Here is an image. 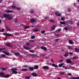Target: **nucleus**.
Masks as SVG:
<instances>
[{
    "instance_id": "f257e3e1",
    "label": "nucleus",
    "mask_w": 79,
    "mask_h": 79,
    "mask_svg": "<svg viewBox=\"0 0 79 79\" xmlns=\"http://www.w3.org/2000/svg\"><path fill=\"white\" fill-rule=\"evenodd\" d=\"M11 70L12 71V73L14 74H16L18 73V72L16 71L18 70V69L17 68H13L11 69Z\"/></svg>"
},
{
    "instance_id": "f03ea898",
    "label": "nucleus",
    "mask_w": 79,
    "mask_h": 79,
    "mask_svg": "<svg viewBox=\"0 0 79 79\" xmlns=\"http://www.w3.org/2000/svg\"><path fill=\"white\" fill-rule=\"evenodd\" d=\"M3 35H6V36H9V37H11L13 36V35L11 34L7 33H3L2 34Z\"/></svg>"
},
{
    "instance_id": "7ed1b4c3",
    "label": "nucleus",
    "mask_w": 79,
    "mask_h": 79,
    "mask_svg": "<svg viewBox=\"0 0 79 79\" xmlns=\"http://www.w3.org/2000/svg\"><path fill=\"white\" fill-rule=\"evenodd\" d=\"M42 69H43L48 70L50 69V68H49L48 66H44L42 67Z\"/></svg>"
},
{
    "instance_id": "20e7f679",
    "label": "nucleus",
    "mask_w": 79,
    "mask_h": 79,
    "mask_svg": "<svg viewBox=\"0 0 79 79\" xmlns=\"http://www.w3.org/2000/svg\"><path fill=\"white\" fill-rule=\"evenodd\" d=\"M55 14L56 16H60L61 15V14H60V12L58 11H57L56 12H55Z\"/></svg>"
},
{
    "instance_id": "39448f33",
    "label": "nucleus",
    "mask_w": 79,
    "mask_h": 79,
    "mask_svg": "<svg viewBox=\"0 0 79 79\" xmlns=\"http://www.w3.org/2000/svg\"><path fill=\"white\" fill-rule=\"evenodd\" d=\"M41 49L43 50L44 51H46L47 50V48L45 47L41 46L40 47Z\"/></svg>"
},
{
    "instance_id": "423d86ee",
    "label": "nucleus",
    "mask_w": 79,
    "mask_h": 79,
    "mask_svg": "<svg viewBox=\"0 0 79 79\" xmlns=\"http://www.w3.org/2000/svg\"><path fill=\"white\" fill-rule=\"evenodd\" d=\"M66 62L67 63H69L70 64H71L72 63V61H71V59H68L66 60Z\"/></svg>"
},
{
    "instance_id": "0eeeda50",
    "label": "nucleus",
    "mask_w": 79,
    "mask_h": 79,
    "mask_svg": "<svg viewBox=\"0 0 79 79\" xmlns=\"http://www.w3.org/2000/svg\"><path fill=\"white\" fill-rule=\"evenodd\" d=\"M29 69H30L31 71H33L34 70V67L30 66L28 67Z\"/></svg>"
},
{
    "instance_id": "6e6552de",
    "label": "nucleus",
    "mask_w": 79,
    "mask_h": 79,
    "mask_svg": "<svg viewBox=\"0 0 79 79\" xmlns=\"http://www.w3.org/2000/svg\"><path fill=\"white\" fill-rule=\"evenodd\" d=\"M3 16L4 18H8V16H10V15L6 14H5L3 15Z\"/></svg>"
},
{
    "instance_id": "1a4fd4ad",
    "label": "nucleus",
    "mask_w": 79,
    "mask_h": 79,
    "mask_svg": "<svg viewBox=\"0 0 79 79\" xmlns=\"http://www.w3.org/2000/svg\"><path fill=\"white\" fill-rule=\"evenodd\" d=\"M6 30L7 31H11V28H10L8 26L6 27Z\"/></svg>"
},
{
    "instance_id": "9d476101",
    "label": "nucleus",
    "mask_w": 79,
    "mask_h": 79,
    "mask_svg": "<svg viewBox=\"0 0 79 79\" xmlns=\"http://www.w3.org/2000/svg\"><path fill=\"white\" fill-rule=\"evenodd\" d=\"M23 47L25 49H26V50H29V49H31V48L27 47V46H23Z\"/></svg>"
},
{
    "instance_id": "9b49d317",
    "label": "nucleus",
    "mask_w": 79,
    "mask_h": 79,
    "mask_svg": "<svg viewBox=\"0 0 79 79\" xmlns=\"http://www.w3.org/2000/svg\"><path fill=\"white\" fill-rule=\"evenodd\" d=\"M6 45L7 47H12V46H11V44L10 43H7L6 44Z\"/></svg>"
},
{
    "instance_id": "f8f14e48",
    "label": "nucleus",
    "mask_w": 79,
    "mask_h": 79,
    "mask_svg": "<svg viewBox=\"0 0 79 79\" xmlns=\"http://www.w3.org/2000/svg\"><path fill=\"white\" fill-rule=\"evenodd\" d=\"M2 53H4V54H5V55H7V56H8V55H10V53H9V52H2Z\"/></svg>"
},
{
    "instance_id": "ddd939ff",
    "label": "nucleus",
    "mask_w": 79,
    "mask_h": 79,
    "mask_svg": "<svg viewBox=\"0 0 79 79\" xmlns=\"http://www.w3.org/2000/svg\"><path fill=\"white\" fill-rule=\"evenodd\" d=\"M31 74L33 76H34V77L37 76V74L36 73H31Z\"/></svg>"
},
{
    "instance_id": "4468645a",
    "label": "nucleus",
    "mask_w": 79,
    "mask_h": 79,
    "mask_svg": "<svg viewBox=\"0 0 79 79\" xmlns=\"http://www.w3.org/2000/svg\"><path fill=\"white\" fill-rule=\"evenodd\" d=\"M69 54V53H68V52H65V54L64 55V56H65V57H67V56H68Z\"/></svg>"
},
{
    "instance_id": "2eb2a0df",
    "label": "nucleus",
    "mask_w": 79,
    "mask_h": 79,
    "mask_svg": "<svg viewBox=\"0 0 79 79\" xmlns=\"http://www.w3.org/2000/svg\"><path fill=\"white\" fill-rule=\"evenodd\" d=\"M39 66L37 65H35L34 66V68L35 69H37L39 68Z\"/></svg>"
},
{
    "instance_id": "dca6fc26",
    "label": "nucleus",
    "mask_w": 79,
    "mask_h": 79,
    "mask_svg": "<svg viewBox=\"0 0 79 79\" xmlns=\"http://www.w3.org/2000/svg\"><path fill=\"white\" fill-rule=\"evenodd\" d=\"M55 27H56V26H55V25H54L53 26H52L51 27V30H52V31L54 30L55 29Z\"/></svg>"
},
{
    "instance_id": "f3484780",
    "label": "nucleus",
    "mask_w": 79,
    "mask_h": 79,
    "mask_svg": "<svg viewBox=\"0 0 79 79\" xmlns=\"http://www.w3.org/2000/svg\"><path fill=\"white\" fill-rule=\"evenodd\" d=\"M36 21V20L34 19H32L30 20V22L31 23H34V22H35Z\"/></svg>"
},
{
    "instance_id": "a211bd4d",
    "label": "nucleus",
    "mask_w": 79,
    "mask_h": 79,
    "mask_svg": "<svg viewBox=\"0 0 79 79\" xmlns=\"http://www.w3.org/2000/svg\"><path fill=\"white\" fill-rule=\"evenodd\" d=\"M2 77H4L5 78H6V77H8H8H10V75H6L4 76H2Z\"/></svg>"
},
{
    "instance_id": "6ab92c4d",
    "label": "nucleus",
    "mask_w": 79,
    "mask_h": 79,
    "mask_svg": "<svg viewBox=\"0 0 79 79\" xmlns=\"http://www.w3.org/2000/svg\"><path fill=\"white\" fill-rule=\"evenodd\" d=\"M69 44H73L74 43L73 42V41L71 40H70L69 41Z\"/></svg>"
},
{
    "instance_id": "aec40b11",
    "label": "nucleus",
    "mask_w": 79,
    "mask_h": 79,
    "mask_svg": "<svg viewBox=\"0 0 79 79\" xmlns=\"http://www.w3.org/2000/svg\"><path fill=\"white\" fill-rule=\"evenodd\" d=\"M60 24H66V22H65V21H60Z\"/></svg>"
},
{
    "instance_id": "412c9836",
    "label": "nucleus",
    "mask_w": 79,
    "mask_h": 79,
    "mask_svg": "<svg viewBox=\"0 0 79 79\" xmlns=\"http://www.w3.org/2000/svg\"><path fill=\"white\" fill-rule=\"evenodd\" d=\"M6 13H13V11L12 10H7L6 11Z\"/></svg>"
},
{
    "instance_id": "4be33fe9",
    "label": "nucleus",
    "mask_w": 79,
    "mask_h": 79,
    "mask_svg": "<svg viewBox=\"0 0 79 79\" xmlns=\"http://www.w3.org/2000/svg\"><path fill=\"white\" fill-rule=\"evenodd\" d=\"M14 54L15 56H19L20 55V53H19V52H14Z\"/></svg>"
},
{
    "instance_id": "5701e85b",
    "label": "nucleus",
    "mask_w": 79,
    "mask_h": 79,
    "mask_svg": "<svg viewBox=\"0 0 79 79\" xmlns=\"http://www.w3.org/2000/svg\"><path fill=\"white\" fill-rule=\"evenodd\" d=\"M67 48L68 49H69L70 50H71V49H73V48H72V47L70 46H68Z\"/></svg>"
},
{
    "instance_id": "b1692460",
    "label": "nucleus",
    "mask_w": 79,
    "mask_h": 79,
    "mask_svg": "<svg viewBox=\"0 0 79 79\" xmlns=\"http://www.w3.org/2000/svg\"><path fill=\"white\" fill-rule=\"evenodd\" d=\"M52 66L53 67H56V68H58V66L57 65H56L55 64L53 63L52 64Z\"/></svg>"
},
{
    "instance_id": "393cba45",
    "label": "nucleus",
    "mask_w": 79,
    "mask_h": 79,
    "mask_svg": "<svg viewBox=\"0 0 79 79\" xmlns=\"http://www.w3.org/2000/svg\"><path fill=\"white\" fill-rule=\"evenodd\" d=\"M71 79H79V77H73L71 78Z\"/></svg>"
},
{
    "instance_id": "a878e982",
    "label": "nucleus",
    "mask_w": 79,
    "mask_h": 79,
    "mask_svg": "<svg viewBox=\"0 0 79 79\" xmlns=\"http://www.w3.org/2000/svg\"><path fill=\"white\" fill-rule=\"evenodd\" d=\"M76 52H79V48H76L75 49Z\"/></svg>"
},
{
    "instance_id": "bb28decb",
    "label": "nucleus",
    "mask_w": 79,
    "mask_h": 79,
    "mask_svg": "<svg viewBox=\"0 0 79 79\" xmlns=\"http://www.w3.org/2000/svg\"><path fill=\"white\" fill-rule=\"evenodd\" d=\"M34 10L33 9H31L30 10V12L31 14L33 13L34 12Z\"/></svg>"
},
{
    "instance_id": "cd10ccee",
    "label": "nucleus",
    "mask_w": 79,
    "mask_h": 79,
    "mask_svg": "<svg viewBox=\"0 0 79 79\" xmlns=\"http://www.w3.org/2000/svg\"><path fill=\"white\" fill-rule=\"evenodd\" d=\"M78 57L76 56H74L72 58L73 60H75V59H77Z\"/></svg>"
},
{
    "instance_id": "c85d7f7f",
    "label": "nucleus",
    "mask_w": 79,
    "mask_h": 79,
    "mask_svg": "<svg viewBox=\"0 0 79 79\" xmlns=\"http://www.w3.org/2000/svg\"><path fill=\"white\" fill-rule=\"evenodd\" d=\"M65 73V72H60V75H63V74H64Z\"/></svg>"
},
{
    "instance_id": "c756f323",
    "label": "nucleus",
    "mask_w": 79,
    "mask_h": 79,
    "mask_svg": "<svg viewBox=\"0 0 79 79\" xmlns=\"http://www.w3.org/2000/svg\"><path fill=\"white\" fill-rule=\"evenodd\" d=\"M5 75V73L3 72H0V76H3Z\"/></svg>"
},
{
    "instance_id": "7c9ffc66",
    "label": "nucleus",
    "mask_w": 79,
    "mask_h": 79,
    "mask_svg": "<svg viewBox=\"0 0 79 79\" xmlns=\"http://www.w3.org/2000/svg\"><path fill=\"white\" fill-rule=\"evenodd\" d=\"M25 78L27 79H29L30 78H31V76H25Z\"/></svg>"
},
{
    "instance_id": "2f4dec72",
    "label": "nucleus",
    "mask_w": 79,
    "mask_h": 79,
    "mask_svg": "<svg viewBox=\"0 0 79 79\" xmlns=\"http://www.w3.org/2000/svg\"><path fill=\"white\" fill-rule=\"evenodd\" d=\"M22 71H27V69H21Z\"/></svg>"
},
{
    "instance_id": "473e14b6",
    "label": "nucleus",
    "mask_w": 79,
    "mask_h": 79,
    "mask_svg": "<svg viewBox=\"0 0 79 79\" xmlns=\"http://www.w3.org/2000/svg\"><path fill=\"white\" fill-rule=\"evenodd\" d=\"M64 65V64H59V67H62V66H63Z\"/></svg>"
},
{
    "instance_id": "72a5a7b5",
    "label": "nucleus",
    "mask_w": 79,
    "mask_h": 79,
    "mask_svg": "<svg viewBox=\"0 0 79 79\" xmlns=\"http://www.w3.org/2000/svg\"><path fill=\"white\" fill-rule=\"evenodd\" d=\"M7 18V19H9V20H11V17H10V15H9V16Z\"/></svg>"
},
{
    "instance_id": "f704fd0d",
    "label": "nucleus",
    "mask_w": 79,
    "mask_h": 79,
    "mask_svg": "<svg viewBox=\"0 0 79 79\" xmlns=\"http://www.w3.org/2000/svg\"><path fill=\"white\" fill-rule=\"evenodd\" d=\"M52 23H55V21L53 20H51V19H50L49 20Z\"/></svg>"
},
{
    "instance_id": "c9c22d12",
    "label": "nucleus",
    "mask_w": 79,
    "mask_h": 79,
    "mask_svg": "<svg viewBox=\"0 0 79 79\" xmlns=\"http://www.w3.org/2000/svg\"><path fill=\"white\" fill-rule=\"evenodd\" d=\"M35 36H32L31 37V39H35Z\"/></svg>"
},
{
    "instance_id": "e433bc0d",
    "label": "nucleus",
    "mask_w": 79,
    "mask_h": 79,
    "mask_svg": "<svg viewBox=\"0 0 79 79\" xmlns=\"http://www.w3.org/2000/svg\"><path fill=\"white\" fill-rule=\"evenodd\" d=\"M12 8L13 9H16V7L15 6H12Z\"/></svg>"
},
{
    "instance_id": "4c0bfd02",
    "label": "nucleus",
    "mask_w": 79,
    "mask_h": 79,
    "mask_svg": "<svg viewBox=\"0 0 79 79\" xmlns=\"http://www.w3.org/2000/svg\"><path fill=\"white\" fill-rule=\"evenodd\" d=\"M30 56H35V55L33 54H29Z\"/></svg>"
},
{
    "instance_id": "58836bf2",
    "label": "nucleus",
    "mask_w": 79,
    "mask_h": 79,
    "mask_svg": "<svg viewBox=\"0 0 79 79\" xmlns=\"http://www.w3.org/2000/svg\"><path fill=\"white\" fill-rule=\"evenodd\" d=\"M26 45H27V46H30V43H27L26 44Z\"/></svg>"
},
{
    "instance_id": "ea45409f",
    "label": "nucleus",
    "mask_w": 79,
    "mask_h": 79,
    "mask_svg": "<svg viewBox=\"0 0 79 79\" xmlns=\"http://www.w3.org/2000/svg\"><path fill=\"white\" fill-rule=\"evenodd\" d=\"M30 52H31V53H34V51L32 50H30L29 51Z\"/></svg>"
},
{
    "instance_id": "a19ab883",
    "label": "nucleus",
    "mask_w": 79,
    "mask_h": 79,
    "mask_svg": "<svg viewBox=\"0 0 79 79\" xmlns=\"http://www.w3.org/2000/svg\"><path fill=\"white\" fill-rule=\"evenodd\" d=\"M23 67H24V68H28L29 67V66L27 65H25L23 66Z\"/></svg>"
},
{
    "instance_id": "79ce46f5",
    "label": "nucleus",
    "mask_w": 79,
    "mask_h": 79,
    "mask_svg": "<svg viewBox=\"0 0 79 79\" xmlns=\"http://www.w3.org/2000/svg\"><path fill=\"white\" fill-rule=\"evenodd\" d=\"M33 31L34 32H38V29H34Z\"/></svg>"
},
{
    "instance_id": "37998d69",
    "label": "nucleus",
    "mask_w": 79,
    "mask_h": 79,
    "mask_svg": "<svg viewBox=\"0 0 79 79\" xmlns=\"http://www.w3.org/2000/svg\"><path fill=\"white\" fill-rule=\"evenodd\" d=\"M21 9V8L19 7H18L17 8V10H20Z\"/></svg>"
},
{
    "instance_id": "c03bdc74",
    "label": "nucleus",
    "mask_w": 79,
    "mask_h": 79,
    "mask_svg": "<svg viewBox=\"0 0 79 79\" xmlns=\"http://www.w3.org/2000/svg\"><path fill=\"white\" fill-rule=\"evenodd\" d=\"M1 56L2 57H5V56H6V55L5 54H3L1 55Z\"/></svg>"
},
{
    "instance_id": "a18cd8bd",
    "label": "nucleus",
    "mask_w": 79,
    "mask_h": 79,
    "mask_svg": "<svg viewBox=\"0 0 79 79\" xmlns=\"http://www.w3.org/2000/svg\"><path fill=\"white\" fill-rule=\"evenodd\" d=\"M23 28H24V29H27V28H28V26H25L23 27Z\"/></svg>"
},
{
    "instance_id": "49530a36",
    "label": "nucleus",
    "mask_w": 79,
    "mask_h": 79,
    "mask_svg": "<svg viewBox=\"0 0 79 79\" xmlns=\"http://www.w3.org/2000/svg\"><path fill=\"white\" fill-rule=\"evenodd\" d=\"M69 23H70V24H72V23H73V22H72V21L70 20L68 22Z\"/></svg>"
},
{
    "instance_id": "de8ad7c7",
    "label": "nucleus",
    "mask_w": 79,
    "mask_h": 79,
    "mask_svg": "<svg viewBox=\"0 0 79 79\" xmlns=\"http://www.w3.org/2000/svg\"><path fill=\"white\" fill-rule=\"evenodd\" d=\"M41 33H42V34H44V33H45V31H43L41 32Z\"/></svg>"
},
{
    "instance_id": "09e8293b",
    "label": "nucleus",
    "mask_w": 79,
    "mask_h": 79,
    "mask_svg": "<svg viewBox=\"0 0 79 79\" xmlns=\"http://www.w3.org/2000/svg\"><path fill=\"white\" fill-rule=\"evenodd\" d=\"M68 11H71V10L70 8H68Z\"/></svg>"
},
{
    "instance_id": "8fccbe9b",
    "label": "nucleus",
    "mask_w": 79,
    "mask_h": 79,
    "mask_svg": "<svg viewBox=\"0 0 79 79\" xmlns=\"http://www.w3.org/2000/svg\"><path fill=\"white\" fill-rule=\"evenodd\" d=\"M15 23H18V19H16L15 20Z\"/></svg>"
},
{
    "instance_id": "3c124183",
    "label": "nucleus",
    "mask_w": 79,
    "mask_h": 79,
    "mask_svg": "<svg viewBox=\"0 0 79 79\" xmlns=\"http://www.w3.org/2000/svg\"><path fill=\"white\" fill-rule=\"evenodd\" d=\"M61 19L62 21H64V18H63V17H62L61 18Z\"/></svg>"
},
{
    "instance_id": "603ef678",
    "label": "nucleus",
    "mask_w": 79,
    "mask_h": 79,
    "mask_svg": "<svg viewBox=\"0 0 79 79\" xmlns=\"http://www.w3.org/2000/svg\"><path fill=\"white\" fill-rule=\"evenodd\" d=\"M4 28H3L2 29L1 31V32H4Z\"/></svg>"
},
{
    "instance_id": "864d4df0",
    "label": "nucleus",
    "mask_w": 79,
    "mask_h": 79,
    "mask_svg": "<svg viewBox=\"0 0 79 79\" xmlns=\"http://www.w3.org/2000/svg\"><path fill=\"white\" fill-rule=\"evenodd\" d=\"M64 29L65 31H67L68 30V28L67 27H64Z\"/></svg>"
},
{
    "instance_id": "5fc2aeb1",
    "label": "nucleus",
    "mask_w": 79,
    "mask_h": 79,
    "mask_svg": "<svg viewBox=\"0 0 79 79\" xmlns=\"http://www.w3.org/2000/svg\"><path fill=\"white\" fill-rule=\"evenodd\" d=\"M2 70H6V69L5 68H2Z\"/></svg>"
},
{
    "instance_id": "6e6d98bb",
    "label": "nucleus",
    "mask_w": 79,
    "mask_h": 79,
    "mask_svg": "<svg viewBox=\"0 0 79 79\" xmlns=\"http://www.w3.org/2000/svg\"><path fill=\"white\" fill-rule=\"evenodd\" d=\"M44 18L45 19H48V18L47 17H44Z\"/></svg>"
},
{
    "instance_id": "4d7b16f0",
    "label": "nucleus",
    "mask_w": 79,
    "mask_h": 79,
    "mask_svg": "<svg viewBox=\"0 0 79 79\" xmlns=\"http://www.w3.org/2000/svg\"><path fill=\"white\" fill-rule=\"evenodd\" d=\"M69 55H73V53L71 52H69Z\"/></svg>"
},
{
    "instance_id": "13d9d810",
    "label": "nucleus",
    "mask_w": 79,
    "mask_h": 79,
    "mask_svg": "<svg viewBox=\"0 0 79 79\" xmlns=\"http://www.w3.org/2000/svg\"><path fill=\"white\" fill-rule=\"evenodd\" d=\"M61 31V29H59L58 30V31L59 32H60V31Z\"/></svg>"
},
{
    "instance_id": "bf43d9fd",
    "label": "nucleus",
    "mask_w": 79,
    "mask_h": 79,
    "mask_svg": "<svg viewBox=\"0 0 79 79\" xmlns=\"http://www.w3.org/2000/svg\"><path fill=\"white\" fill-rule=\"evenodd\" d=\"M59 61L60 62H63V59H61L60 60H59Z\"/></svg>"
},
{
    "instance_id": "052dcab7",
    "label": "nucleus",
    "mask_w": 79,
    "mask_h": 79,
    "mask_svg": "<svg viewBox=\"0 0 79 79\" xmlns=\"http://www.w3.org/2000/svg\"><path fill=\"white\" fill-rule=\"evenodd\" d=\"M29 41L31 42H34V40H29Z\"/></svg>"
},
{
    "instance_id": "680f3d73",
    "label": "nucleus",
    "mask_w": 79,
    "mask_h": 79,
    "mask_svg": "<svg viewBox=\"0 0 79 79\" xmlns=\"http://www.w3.org/2000/svg\"><path fill=\"white\" fill-rule=\"evenodd\" d=\"M60 39H56L55 40L56 41H58V40H59Z\"/></svg>"
},
{
    "instance_id": "e2e57ef3",
    "label": "nucleus",
    "mask_w": 79,
    "mask_h": 79,
    "mask_svg": "<svg viewBox=\"0 0 79 79\" xmlns=\"http://www.w3.org/2000/svg\"><path fill=\"white\" fill-rule=\"evenodd\" d=\"M68 76H71V73H68Z\"/></svg>"
},
{
    "instance_id": "0e129e2a",
    "label": "nucleus",
    "mask_w": 79,
    "mask_h": 79,
    "mask_svg": "<svg viewBox=\"0 0 79 79\" xmlns=\"http://www.w3.org/2000/svg\"><path fill=\"white\" fill-rule=\"evenodd\" d=\"M15 34L16 35H18L19 33H15Z\"/></svg>"
},
{
    "instance_id": "69168bd1",
    "label": "nucleus",
    "mask_w": 79,
    "mask_h": 79,
    "mask_svg": "<svg viewBox=\"0 0 79 79\" xmlns=\"http://www.w3.org/2000/svg\"><path fill=\"white\" fill-rule=\"evenodd\" d=\"M21 26H24V24H21Z\"/></svg>"
},
{
    "instance_id": "338daca9",
    "label": "nucleus",
    "mask_w": 79,
    "mask_h": 79,
    "mask_svg": "<svg viewBox=\"0 0 79 79\" xmlns=\"http://www.w3.org/2000/svg\"><path fill=\"white\" fill-rule=\"evenodd\" d=\"M51 61H52V62H53V63H54V61H53V60L52 59L51 60Z\"/></svg>"
},
{
    "instance_id": "774afa93",
    "label": "nucleus",
    "mask_w": 79,
    "mask_h": 79,
    "mask_svg": "<svg viewBox=\"0 0 79 79\" xmlns=\"http://www.w3.org/2000/svg\"><path fill=\"white\" fill-rule=\"evenodd\" d=\"M57 78L58 79H61V78H60L59 77H57Z\"/></svg>"
}]
</instances>
